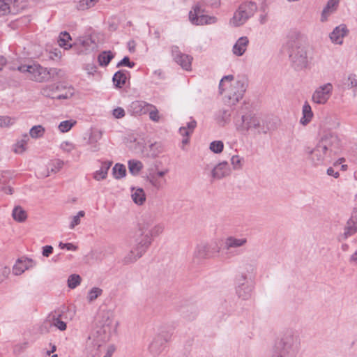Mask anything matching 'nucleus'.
I'll return each mask as SVG.
<instances>
[{"label":"nucleus","mask_w":357,"mask_h":357,"mask_svg":"<svg viewBox=\"0 0 357 357\" xmlns=\"http://www.w3.org/2000/svg\"><path fill=\"white\" fill-rule=\"evenodd\" d=\"M302 113H303V116L301 119L300 122L301 124L305 125L311 121V119L313 116V113H312L311 107L308 104V102H305V104L303 105V109H302Z\"/></svg>","instance_id":"bb28decb"},{"label":"nucleus","mask_w":357,"mask_h":357,"mask_svg":"<svg viewBox=\"0 0 357 357\" xmlns=\"http://www.w3.org/2000/svg\"><path fill=\"white\" fill-rule=\"evenodd\" d=\"M101 328L96 331V336H90L86 342V349L92 357H98L100 348L109 338L113 319L108 314L102 316Z\"/></svg>","instance_id":"7ed1b4c3"},{"label":"nucleus","mask_w":357,"mask_h":357,"mask_svg":"<svg viewBox=\"0 0 357 357\" xmlns=\"http://www.w3.org/2000/svg\"><path fill=\"white\" fill-rule=\"evenodd\" d=\"M347 80H348L347 86L349 89H351L354 87H357V78L355 75H354V74L349 75L348 76Z\"/></svg>","instance_id":"052dcab7"},{"label":"nucleus","mask_w":357,"mask_h":357,"mask_svg":"<svg viewBox=\"0 0 357 357\" xmlns=\"http://www.w3.org/2000/svg\"><path fill=\"white\" fill-rule=\"evenodd\" d=\"M61 149L66 152H70L74 149V145L71 142H64L61 143Z\"/></svg>","instance_id":"0e129e2a"},{"label":"nucleus","mask_w":357,"mask_h":357,"mask_svg":"<svg viewBox=\"0 0 357 357\" xmlns=\"http://www.w3.org/2000/svg\"><path fill=\"white\" fill-rule=\"evenodd\" d=\"M113 115L116 119L123 118L125 116V111L122 107H117L113 110Z\"/></svg>","instance_id":"338daca9"},{"label":"nucleus","mask_w":357,"mask_h":357,"mask_svg":"<svg viewBox=\"0 0 357 357\" xmlns=\"http://www.w3.org/2000/svg\"><path fill=\"white\" fill-rule=\"evenodd\" d=\"M196 126L197 122L195 120H191L187 123L188 130H185L186 128L183 126L180 128V132H181V134H190V132H193Z\"/></svg>","instance_id":"5fc2aeb1"},{"label":"nucleus","mask_w":357,"mask_h":357,"mask_svg":"<svg viewBox=\"0 0 357 357\" xmlns=\"http://www.w3.org/2000/svg\"><path fill=\"white\" fill-rule=\"evenodd\" d=\"M242 160L243 159L238 155H235L231 157V164L234 170H239L242 168Z\"/></svg>","instance_id":"603ef678"},{"label":"nucleus","mask_w":357,"mask_h":357,"mask_svg":"<svg viewBox=\"0 0 357 357\" xmlns=\"http://www.w3.org/2000/svg\"><path fill=\"white\" fill-rule=\"evenodd\" d=\"M59 246L61 249H66L68 250H74L75 251L77 249V247L76 245H75L70 243H63L61 242L59 243Z\"/></svg>","instance_id":"69168bd1"},{"label":"nucleus","mask_w":357,"mask_h":357,"mask_svg":"<svg viewBox=\"0 0 357 357\" xmlns=\"http://www.w3.org/2000/svg\"><path fill=\"white\" fill-rule=\"evenodd\" d=\"M164 230V227L161 224H155L153 225L151 227V230L149 231V236L151 238V241H153V238L159 236L162 233Z\"/></svg>","instance_id":"c03bdc74"},{"label":"nucleus","mask_w":357,"mask_h":357,"mask_svg":"<svg viewBox=\"0 0 357 357\" xmlns=\"http://www.w3.org/2000/svg\"><path fill=\"white\" fill-rule=\"evenodd\" d=\"M100 139V135H86L84 137V141L92 151H96L98 149V142Z\"/></svg>","instance_id":"72a5a7b5"},{"label":"nucleus","mask_w":357,"mask_h":357,"mask_svg":"<svg viewBox=\"0 0 357 357\" xmlns=\"http://www.w3.org/2000/svg\"><path fill=\"white\" fill-rule=\"evenodd\" d=\"M166 340L162 335H157L149 344V349L153 354H158L163 349Z\"/></svg>","instance_id":"5701e85b"},{"label":"nucleus","mask_w":357,"mask_h":357,"mask_svg":"<svg viewBox=\"0 0 357 357\" xmlns=\"http://www.w3.org/2000/svg\"><path fill=\"white\" fill-rule=\"evenodd\" d=\"M154 225V219L152 217L144 218L139 225V235L136 240L139 241H149V245L151 244V238L149 236V231Z\"/></svg>","instance_id":"4468645a"},{"label":"nucleus","mask_w":357,"mask_h":357,"mask_svg":"<svg viewBox=\"0 0 357 357\" xmlns=\"http://www.w3.org/2000/svg\"><path fill=\"white\" fill-rule=\"evenodd\" d=\"M113 82L116 87L121 88L126 82V72L124 70L117 71L113 76Z\"/></svg>","instance_id":"c85d7f7f"},{"label":"nucleus","mask_w":357,"mask_h":357,"mask_svg":"<svg viewBox=\"0 0 357 357\" xmlns=\"http://www.w3.org/2000/svg\"><path fill=\"white\" fill-rule=\"evenodd\" d=\"M231 174L230 167L227 161L218 163L211 171V177L213 180H220L229 176Z\"/></svg>","instance_id":"2eb2a0df"},{"label":"nucleus","mask_w":357,"mask_h":357,"mask_svg":"<svg viewBox=\"0 0 357 357\" xmlns=\"http://www.w3.org/2000/svg\"><path fill=\"white\" fill-rule=\"evenodd\" d=\"M51 325L56 327L60 331H65L66 329V324L61 319V314L50 315Z\"/></svg>","instance_id":"4c0bfd02"},{"label":"nucleus","mask_w":357,"mask_h":357,"mask_svg":"<svg viewBox=\"0 0 357 357\" xmlns=\"http://www.w3.org/2000/svg\"><path fill=\"white\" fill-rule=\"evenodd\" d=\"M224 149V144L222 141L217 140L211 142L209 149L214 153H220Z\"/></svg>","instance_id":"a18cd8bd"},{"label":"nucleus","mask_w":357,"mask_h":357,"mask_svg":"<svg viewBox=\"0 0 357 357\" xmlns=\"http://www.w3.org/2000/svg\"><path fill=\"white\" fill-rule=\"evenodd\" d=\"M135 66V63L132 61H130V58L128 56H124L123 59L117 63V67L121 66H127L128 68H133Z\"/></svg>","instance_id":"bf43d9fd"},{"label":"nucleus","mask_w":357,"mask_h":357,"mask_svg":"<svg viewBox=\"0 0 357 357\" xmlns=\"http://www.w3.org/2000/svg\"><path fill=\"white\" fill-rule=\"evenodd\" d=\"M349 30L347 26L342 24L336 26L333 31L330 33L329 38L331 42L336 45H342L343 43V38L347 35Z\"/></svg>","instance_id":"f3484780"},{"label":"nucleus","mask_w":357,"mask_h":357,"mask_svg":"<svg viewBox=\"0 0 357 357\" xmlns=\"http://www.w3.org/2000/svg\"><path fill=\"white\" fill-rule=\"evenodd\" d=\"M28 268L26 266L21 267L17 265H15L13 269V274L15 275H20L22 274L26 269Z\"/></svg>","instance_id":"774afa93"},{"label":"nucleus","mask_w":357,"mask_h":357,"mask_svg":"<svg viewBox=\"0 0 357 357\" xmlns=\"http://www.w3.org/2000/svg\"><path fill=\"white\" fill-rule=\"evenodd\" d=\"M126 146L137 153H144L147 151V145L142 135H127L123 139Z\"/></svg>","instance_id":"9b49d317"},{"label":"nucleus","mask_w":357,"mask_h":357,"mask_svg":"<svg viewBox=\"0 0 357 357\" xmlns=\"http://www.w3.org/2000/svg\"><path fill=\"white\" fill-rule=\"evenodd\" d=\"M112 174L116 179H121L126 176V169L125 165L116 163L112 168Z\"/></svg>","instance_id":"e433bc0d"},{"label":"nucleus","mask_w":357,"mask_h":357,"mask_svg":"<svg viewBox=\"0 0 357 357\" xmlns=\"http://www.w3.org/2000/svg\"><path fill=\"white\" fill-rule=\"evenodd\" d=\"M341 151V143L337 135H322L314 148L306 147L305 153L314 167L326 165Z\"/></svg>","instance_id":"f257e3e1"},{"label":"nucleus","mask_w":357,"mask_h":357,"mask_svg":"<svg viewBox=\"0 0 357 357\" xmlns=\"http://www.w3.org/2000/svg\"><path fill=\"white\" fill-rule=\"evenodd\" d=\"M172 54L174 61L185 70H191L192 57L190 55L181 53L177 46L172 47Z\"/></svg>","instance_id":"ddd939ff"},{"label":"nucleus","mask_w":357,"mask_h":357,"mask_svg":"<svg viewBox=\"0 0 357 357\" xmlns=\"http://www.w3.org/2000/svg\"><path fill=\"white\" fill-rule=\"evenodd\" d=\"M45 129L41 125L34 126H33L29 131V134H40L41 132H45Z\"/></svg>","instance_id":"e2e57ef3"},{"label":"nucleus","mask_w":357,"mask_h":357,"mask_svg":"<svg viewBox=\"0 0 357 357\" xmlns=\"http://www.w3.org/2000/svg\"><path fill=\"white\" fill-rule=\"evenodd\" d=\"M148 181L153 187L158 190L162 189L166 184L165 178H160L152 173L148 176Z\"/></svg>","instance_id":"7c9ffc66"},{"label":"nucleus","mask_w":357,"mask_h":357,"mask_svg":"<svg viewBox=\"0 0 357 357\" xmlns=\"http://www.w3.org/2000/svg\"><path fill=\"white\" fill-rule=\"evenodd\" d=\"M132 199L137 205H142L146 200V195L144 190L141 188H131Z\"/></svg>","instance_id":"393cba45"},{"label":"nucleus","mask_w":357,"mask_h":357,"mask_svg":"<svg viewBox=\"0 0 357 357\" xmlns=\"http://www.w3.org/2000/svg\"><path fill=\"white\" fill-rule=\"evenodd\" d=\"M234 81V76L231 75L224 76L219 84L220 93L225 92L223 100L228 105H236L242 99L247 88V83L245 79Z\"/></svg>","instance_id":"f03ea898"},{"label":"nucleus","mask_w":357,"mask_h":357,"mask_svg":"<svg viewBox=\"0 0 357 357\" xmlns=\"http://www.w3.org/2000/svg\"><path fill=\"white\" fill-rule=\"evenodd\" d=\"M220 250V248L215 241L199 244L193 254V261L199 264L204 259L214 257L219 253Z\"/></svg>","instance_id":"6e6552de"},{"label":"nucleus","mask_w":357,"mask_h":357,"mask_svg":"<svg viewBox=\"0 0 357 357\" xmlns=\"http://www.w3.org/2000/svg\"><path fill=\"white\" fill-rule=\"evenodd\" d=\"M257 10V6L252 1H246L241 3L236 10L234 16L229 20V24L235 27L244 24L247 20L252 17Z\"/></svg>","instance_id":"0eeeda50"},{"label":"nucleus","mask_w":357,"mask_h":357,"mask_svg":"<svg viewBox=\"0 0 357 357\" xmlns=\"http://www.w3.org/2000/svg\"><path fill=\"white\" fill-rule=\"evenodd\" d=\"M357 232V211L352 212L350 218L347 220L346 226L344 229V233L341 236V238L345 240L349 236H353Z\"/></svg>","instance_id":"dca6fc26"},{"label":"nucleus","mask_w":357,"mask_h":357,"mask_svg":"<svg viewBox=\"0 0 357 357\" xmlns=\"http://www.w3.org/2000/svg\"><path fill=\"white\" fill-rule=\"evenodd\" d=\"M247 243L246 238H236L234 236H229L225 240V249L229 250L231 248H241Z\"/></svg>","instance_id":"b1692460"},{"label":"nucleus","mask_w":357,"mask_h":357,"mask_svg":"<svg viewBox=\"0 0 357 357\" xmlns=\"http://www.w3.org/2000/svg\"><path fill=\"white\" fill-rule=\"evenodd\" d=\"M85 215L84 211H79L77 214L72 218V220L70 223L69 228L70 229H74L77 225L80 224V218Z\"/></svg>","instance_id":"8fccbe9b"},{"label":"nucleus","mask_w":357,"mask_h":357,"mask_svg":"<svg viewBox=\"0 0 357 357\" xmlns=\"http://www.w3.org/2000/svg\"><path fill=\"white\" fill-rule=\"evenodd\" d=\"M63 90H64L65 92L58 94L56 96V99H59V100L68 99V98H70L74 94V89L70 86L66 87V86H62V91Z\"/></svg>","instance_id":"de8ad7c7"},{"label":"nucleus","mask_w":357,"mask_h":357,"mask_svg":"<svg viewBox=\"0 0 357 357\" xmlns=\"http://www.w3.org/2000/svg\"><path fill=\"white\" fill-rule=\"evenodd\" d=\"M114 58V54L111 51H104L98 56V61L100 66H107Z\"/></svg>","instance_id":"2f4dec72"},{"label":"nucleus","mask_w":357,"mask_h":357,"mask_svg":"<svg viewBox=\"0 0 357 357\" xmlns=\"http://www.w3.org/2000/svg\"><path fill=\"white\" fill-rule=\"evenodd\" d=\"M256 270L255 265L252 263H245L243 266V271L241 273H245L246 275H251L255 273Z\"/></svg>","instance_id":"4d7b16f0"},{"label":"nucleus","mask_w":357,"mask_h":357,"mask_svg":"<svg viewBox=\"0 0 357 357\" xmlns=\"http://www.w3.org/2000/svg\"><path fill=\"white\" fill-rule=\"evenodd\" d=\"M63 165L64 162L60 159L52 160L50 163V165L51 166V172H58L63 167Z\"/></svg>","instance_id":"3c124183"},{"label":"nucleus","mask_w":357,"mask_h":357,"mask_svg":"<svg viewBox=\"0 0 357 357\" xmlns=\"http://www.w3.org/2000/svg\"><path fill=\"white\" fill-rule=\"evenodd\" d=\"M81 277L77 274H72L68 277V286L70 289H75L81 282Z\"/></svg>","instance_id":"a19ab883"},{"label":"nucleus","mask_w":357,"mask_h":357,"mask_svg":"<svg viewBox=\"0 0 357 357\" xmlns=\"http://www.w3.org/2000/svg\"><path fill=\"white\" fill-rule=\"evenodd\" d=\"M62 91V85H59L57 84H52L44 86L41 89V94L45 97L50 98H56L58 92Z\"/></svg>","instance_id":"4be33fe9"},{"label":"nucleus","mask_w":357,"mask_h":357,"mask_svg":"<svg viewBox=\"0 0 357 357\" xmlns=\"http://www.w3.org/2000/svg\"><path fill=\"white\" fill-rule=\"evenodd\" d=\"M217 18L214 16H208L201 14L199 17L197 25L215 24L217 22Z\"/></svg>","instance_id":"ea45409f"},{"label":"nucleus","mask_w":357,"mask_h":357,"mask_svg":"<svg viewBox=\"0 0 357 357\" xmlns=\"http://www.w3.org/2000/svg\"><path fill=\"white\" fill-rule=\"evenodd\" d=\"M248 275L245 273H241V275L236 278V283L238 285H249L247 282Z\"/></svg>","instance_id":"680f3d73"},{"label":"nucleus","mask_w":357,"mask_h":357,"mask_svg":"<svg viewBox=\"0 0 357 357\" xmlns=\"http://www.w3.org/2000/svg\"><path fill=\"white\" fill-rule=\"evenodd\" d=\"M19 0H0V16H5L9 14L15 15L19 11L15 8Z\"/></svg>","instance_id":"6ab92c4d"},{"label":"nucleus","mask_w":357,"mask_h":357,"mask_svg":"<svg viewBox=\"0 0 357 357\" xmlns=\"http://www.w3.org/2000/svg\"><path fill=\"white\" fill-rule=\"evenodd\" d=\"M236 291L239 298L243 300H247L251 296L252 287L250 285H238Z\"/></svg>","instance_id":"c756f323"},{"label":"nucleus","mask_w":357,"mask_h":357,"mask_svg":"<svg viewBox=\"0 0 357 357\" xmlns=\"http://www.w3.org/2000/svg\"><path fill=\"white\" fill-rule=\"evenodd\" d=\"M151 104L142 100H135L132 102L128 108V111L132 115H142L148 113L149 107Z\"/></svg>","instance_id":"a211bd4d"},{"label":"nucleus","mask_w":357,"mask_h":357,"mask_svg":"<svg viewBox=\"0 0 357 357\" xmlns=\"http://www.w3.org/2000/svg\"><path fill=\"white\" fill-rule=\"evenodd\" d=\"M287 47L292 66L296 70L306 68L309 63L307 49L298 36L289 40Z\"/></svg>","instance_id":"39448f33"},{"label":"nucleus","mask_w":357,"mask_h":357,"mask_svg":"<svg viewBox=\"0 0 357 357\" xmlns=\"http://www.w3.org/2000/svg\"><path fill=\"white\" fill-rule=\"evenodd\" d=\"M249 45V39L246 36L239 38L232 47V53L237 56H241L246 52Z\"/></svg>","instance_id":"412c9836"},{"label":"nucleus","mask_w":357,"mask_h":357,"mask_svg":"<svg viewBox=\"0 0 357 357\" xmlns=\"http://www.w3.org/2000/svg\"><path fill=\"white\" fill-rule=\"evenodd\" d=\"M71 40V36L67 31L61 32L59 34L58 43L61 47L65 50H69L72 47V45L68 44V41Z\"/></svg>","instance_id":"473e14b6"},{"label":"nucleus","mask_w":357,"mask_h":357,"mask_svg":"<svg viewBox=\"0 0 357 357\" xmlns=\"http://www.w3.org/2000/svg\"><path fill=\"white\" fill-rule=\"evenodd\" d=\"M235 125L239 131L246 130L254 132L255 130L253 129H258L257 132L259 133L263 132L264 134L271 131L268 127L265 128L264 126L261 127L259 120L255 116H252L248 119V117L242 116L241 119L235 120Z\"/></svg>","instance_id":"1a4fd4ad"},{"label":"nucleus","mask_w":357,"mask_h":357,"mask_svg":"<svg viewBox=\"0 0 357 357\" xmlns=\"http://www.w3.org/2000/svg\"><path fill=\"white\" fill-rule=\"evenodd\" d=\"M340 1V0H328L327 1L321 14L320 21L321 22L328 21V17L337 11Z\"/></svg>","instance_id":"aec40b11"},{"label":"nucleus","mask_w":357,"mask_h":357,"mask_svg":"<svg viewBox=\"0 0 357 357\" xmlns=\"http://www.w3.org/2000/svg\"><path fill=\"white\" fill-rule=\"evenodd\" d=\"M112 165V162L111 161L102 162L100 169L94 173L93 178L97 181L105 179L107 177L108 170Z\"/></svg>","instance_id":"a878e982"},{"label":"nucleus","mask_w":357,"mask_h":357,"mask_svg":"<svg viewBox=\"0 0 357 357\" xmlns=\"http://www.w3.org/2000/svg\"><path fill=\"white\" fill-rule=\"evenodd\" d=\"M76 124V121L73 120H67L60 123L58 128L61 132H66L70 130Z\"/></svg>","instance_id":"49530a36"},{"label":"nucleus","mask_w":357,"mask_h":357,"mask_svg":"<svg viewBox=\"0 0 357 357\" xmlns=\"http://www.w3.org/2000/svg\"><path fill=\"white\" fill-rule=\"evenodd\" d=\"M17 70L26 74L27 77L36 82H47L56 77H61V70L57 68H45L39 63H34L31 65H21Z\"/></svg>","instance_id":"20e7f679"},{"label":"nucleus","mask_w":357,"mask_h":357,"mask_svg":"<svg viewBox=\"0 0 357 357\" xmlns=\"http://www.w3.org/2000/svg\"><path fill=\"white\" fill-rule=\"evenodd\" d=\"M332 91L333 86L331 83L319 86L312 94V101L317 104H325L330 98Z\"/></svg>","instance_id":"f8f14e48"},{"label":"nucleus","mask_w":357,"mask_h":357,"mask_svg":"<svg viewBox=\"0 0 357 357\" xmlns=\"http://www.w3.org/2000/svg\"><path fill=\"white\" fill-rule=\"evenodd\" d=\"M296 342L292 334H284L275 342L269 357H296L298 352Z\"/></svg>","instance_id":"423d86ee"},{"label":"nucleus","mask_w":357,"mask_h":357,"mask_svg":"<svg viewBox=\"0 0 357 357\" xmlns=\"http://www.w3.org/2000/svg\"><path fill=\"white\" fill-rule=\"evenodd\" d=\"M15 121V119L10 116H0V127H8L13 125Z\"/></svg>","instance_id":"6e6d98bb"},{"label":"nucleus","mask_w":357,"mask_h":357,"mask_svg":"<svg viewBox=\"0 0 357 357\" xmlns=\"http://www.w3.org/2000/svg\"><path fill=\"white\" fill-rule=\"evenodd\" d=\"M149 241H139L135 239L134 245L131 250L123 257V261L125 264H128L136 261L138 259L146 252L149 248Z\"/></svg>","instance_id":"9d476101"},{"label":"nucleus","mask_w":357,"mask_h":357,"mask_svg":"<svg viewBox=\"0 0 357 357\" xmlns=\"http://www.w3.org/2000/svg\"><path fill=\"white\" fill-rule=\"evenodd\" d=\"M148 113L149 114V118L153 121H158L160 116L158 114V111L156 109L155 106L151 104V107H149Z\"/></svg>","instance_id":"864d4df0"},{"label":"nucleus","mask_w":357,"mask_h":357,"mask_svg":"<svg viewBox=\"0 0 357 357\" xmlns=\"http://www.w3.org/2000/svg\"><path fill=\"white\" fill-rule=\"evenodd\" d=\"M230 116L231 114L229 111H220L217 116V120L220 125L224 126L229 120Z\"/></svg>","instance_id":"09e8293b"},{"label":"nucleus","mask_w":357,"mask_h":357,"mask_svg":"<svg viewBox=\"0 0 357 357\" xmlns=\"http://www.w3.org/2000/svg\"><path fill=\"white\" fill-rule=\"evenodd\" d=\"M202 10L200 8L199 6L198 5H196L194 8H193V10H191L190 13H189V19H190V21L193 24H195V25H197V23H198V20H199V15L202 14Z\"/></svg>","instance_id":"58836bf2"},{"label":"nucleus","mask_w":357,"mask_h":357,"mask_svg":"<svg viewBox=\"0 0 357 357\" xmlns=\"http://www.w3.org/2000/svg\"><path fill=\"white\" fill-rule=\"evenodd\" d=\"M13 219L18 222H23L27 218V214L20 206H16L12 212Z\"/></svg>","instance_id":"cd10ccee"},{"label":"nucleus","mask_w":357,"mask_h":357,"mask_svg":"<svg viewBox=\"0 0 357 357\" xmlns=\"http://www.w3.org/2000/svg\"><path fill=\"white\" fill-rule=\"evenodd\" d=\"M93 6L91 1L89 0H81L77 5V10H84L91 7Z\"/></svg>","instance_id":"13d9d810"},{"label":"nucleus","mask_w":357,"mask_h":357,"mask_svg":"<svg viewBox=\"0 0 357 357\" xmlns=\"http://www.w3.org/2000/svg\"><path fill=\"white\" fill-rule=\"evenodd\" d=\"M148 148L149 149V152L147 153V155L152 158L156 157L161 151V147L157 142L149 144Z\"/></svg>","instance_id":"37998d69"},{"label":"nucleus","mask_w":357,"mask_h":357,"mask_svg":"<svg viewBox=\"0 0 357 357\" xmlns=\"http://www.w3.org/2000/svg\"><path fill=\"white\" fill-rule=\"evenodd\" d=\"M143 168L142 162L136 160H130L128 161V169L131 174L136 176Z\"/></svg>","instance_id":"f704fd0d"},{"label":"nucleus","mask_w":357,"mask_h":357,"mask_svg":"<svg viewBox=\"0 0 357 357\" xmlns=\"http://www.w3.org/2000/svg\"><path fill=\"white\" fill-rule=\"evenodd\" d=\"M102 293V289L99 287H93L88 293L87 300L89 303L94 301Z\"/></svg>","instance_id":"79ce46f5"},{"label":"nucleus","mask_w":357,"mask_h":357,"mask_svg":"<svg viewBox=\"0 0 357 357\" xmlns=\"http://www.w3.org/2000/svg\"><path fill=\"white\" fill-rule=\"evenodd\" d=\"M28 141V135H23V138L14 144L13 151L16 153H22L26 149Z\"/></svg>","instance_id":"c9c22d12"}]
</instances>
